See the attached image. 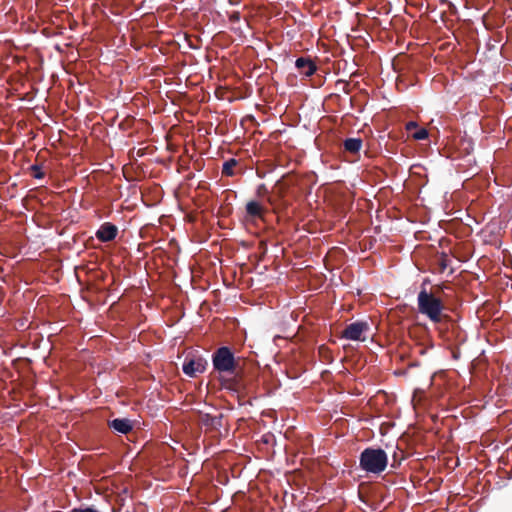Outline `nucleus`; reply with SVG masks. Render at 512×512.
I'll return each instance as SVG.
<instances>
[{"label":"nucleus","instance_id":"f257e3e1","mask_svg":"<svg viewBox=\"0 0 512 512\" xmlns=\"http://www.w3.org/2000/svg\"><path fill=\"white\" fill-rule=\"evenodd\" d=\"M212 364L219 374H227L231 377L226 379L223 385L234 391L241 388V374L243 369L240 366V358H236L234 352L228 346L217 348L212 354Z\"/></svg>","mask_w":512,"mask_h":512},{"label":"nucleus","instance_id":"f03ea898","mask_svg":"<svg viewBox=\"0 0 512 512\" xmlns=\"http://www.w3.org/2000/svg\"><path fill=\"white\" fill-rule=\"evenodd\" d=\"M418 311L425 315L431 322L440 323L445 317L443 310L445 304L437 293L429 292L424 286L420 289L417 297Z\"/></svg>","mask_w":512,"mask_h":512},{"label":"nucleus","instance_id":"7ed1b4c3","mask_svg":"<svg viewBox=\"0 0 512 512\" xmlns=\"http://www.w3.org/2000/svg\"><path fill=\"white\" fill-rule=\"evenodd\" d=\"M388 466V455L381 448L367 447L359 456V468L366 473L380 475Z\"/></svg>","mask_w":512,"mask_h":512},{"label":"nucleus","instance_id":"20e7f679","mask_svg":"<svg viewBox=\"0 0 512 512\" xmlns=\"http://www.w3.org/2000/svg\"><path fill=\"white\" fill-rule=\"evenodd\" d=\"M369 325L365 321H356L346 326L341 332V337L348 340L360 341L365 340L362 338V334L368 331Z\"/></svg>","mask_w":512,"mask_h":512},{"label":"nucleus","instance_id":"39448f33","mask_svg":"<svg viewBox=\"0 0 512 512\" xmlns=\"http://www.w3.org/2000/svg\"><path fill=\"white\" fill-rule=\"evenodd\" d=\"M207 361L202 357L186 358L182 370L189 377H195L197 374L206 370Z\"/></svg>","mask_w":512,"mask_h":512},{"label":"nucleus","instance_id":"423d86ee","mask_svg":"<svg viewBox=\"0 0 512 512\" xmlns=\"http://www.w3.org/2000/svg\"><path fill=\"white\" fill-rule=\"evenodd\" d=\"M265 208L257 201H249L245 207V220L247 222H255L258 219H263Z\"/></svg>","mask_w":512,"mask_h":512},{"label":"nucleus","instance_id":"0eeeda50","mask_svg":"<svg viewBox=\"0 0 512 512\" xmlns=\"http://www.w3.org/2000/svg\"><path fill=\"white\" fill-rule=\"evenodd\" d=\"M117 234L118 228L110 222H105L97 230L96 237L101 242H110L116 238Z\"/></svg>","mask_w":512,"mask_h":512},{"label":"nucleus","instance_id":"6e6552de","mask_svg":"<svg viewBox=\"0 0 512 512\" xmlns=\"http://www.w3.org/2000/svg\"><path fill=\"white\" fill-rule=\"evenodd\" d=\"M295 67L301 75L306 77L312 76L317 70L315 62L308 57L297 58L295 61Z\"/></svg>","mask_w":512,"mask_h":512},{"label":"nucleus","instance_id":"1a4fd4ad","mask_svg":"<svg viewBox=\"0 0 512 512\" xmlns=\"http://www.w3.org/2000/svg\"><path fill=\"white\" fill-rule=\"evenodd\" d=\"M224 415L222 413L218 415L204 414L201 416V423L212 431L220 432L221 428L224 426L223 423Z\"/></svg>","mask_w":512,"mask_h":512},{"label":"nucleus","instance_id":"9d476101","mask_svg":"<svg viewBox=\"0 0 512 512\" xmlns=\"http://www.w3.org/2000/svg\"><path fill=\"white\" fill-rule=\"evenodd\" d=\"M108 426L117 433L128 434L133 429V422L128 418H115L108 421Z\"/></svg>","mask_w":512,"mask_h":512},{"label":"nucleus","instance_id":"9b49d317","mask_svg":"<svg viewBox=\"0 0 512 512\" xmlns=\"http://www.w3.org/2000/svg\"><path fill=\"white\" fill-rule=\"evenodd\" d=\"M286 190L287 185L282 180L277 181L274 186L273 196L268 198V202L271 205H275L278 200H282L285 197Z\"/></svg>","mask_w":512,"mask_h":512},{"label":"nucleus","instance_id":"f8f14e48","mask_svg":"<svg viewBox=\"0 0 512 512\" xmlns=\"http://www.w3.org/2000/svg\"><path fill=\"white\" fill-rule=\"evenodd\" d=\"M362 139L361 138H347L343 142V147L345 151L356 154L360 151L362 147Z\"/></svg>","mask_w":512,"mask_h":512},{"label":"nucleus","instance_id":"ddd939ff","mask_svg":"<svg viewBox=\"0 0 512 512\" xmlns=\"http://www.w3.org/2000/svg\"><path fill=\"white\" fill-rule=\"evenodd\" d=\"M238 165V161L234 158H231L223 163L222 166V175L224 176H234V168Z\"/></svg>","mask_w":512,"mask_h":512},{"label":"nucleus","instance_id":"4468645a","mask_svg":"<svg viewBox=\"0 0 512 512\" xmlns=\"http://www.w3.org/2000/svg\"><path fill=\"white\" fill-rule=\"evenodd\" d=\"M32 177L35 179H42L45 176V172L43 171V165L42 164H33L29 168Z\"/></svg>","mask_w":512,"mask_h":512},{"label":"nucleus","instance_id":"2eb2a0df","mask_svg":"<svg viewBox=\"0 0 512 512\" xmlns=\"http://www.w3.org/2000/svg\"><path fill=\"white\" fill-rule=\"evenodd\" d=\"M69 512H101V511L93 505H91V506L82 505L80 507L71 509Z\"/></svg>","mask_w":512,"mask_h":512},{"label":"nucleus","instance_id":"dca6fc26","mask_svg":"<svg viewBox=\"0 0 512 512\" xmlns=\"http://www.w3.org/2000/svg\"><path fill=\"white\" fill-rule=\"evenodd\" d=\"M428 135H429V133L425 128H420L412 134V137L415 140H424V139L428 138Z\"/></svg>","mask_w":512,"mask_h":512},{"label":"nucleus","instance_id":"f3484780","mask_svg":"<svg viewBox=\"0 0 512 512\" xmlns=\"http://www.w3.org/2000/svg\"><path fill=\"white\" fill-rule=\"evenodd\" d=\"M449 263H450L449 257L446 254H442L439 259V263H438L439 267H440V271L444 272L446 270V268L449 266Z\"/></svg>","mask_w":512,"mask_h":512},{"label":"nucleus","instance_id":"a211bd4d","mask_svg":"<svg viewBox=\"0 0 512 512\" xmlns=\"http://www.w3.org/2000/svg\"><path fill=\"white\" fill-rule=\"evenodd\" d=\"M447 288H448V286L445 284L436 285V286H434L433 290H431L430 292L437 293V295H439L441 297V294H443L445 292V289H447Z\"/></svg>","mask_w":512,"mask_h":512},{"label":"nucleus","instance_id":"6ab92c4d","mask_svg":"<svg viewBox=\"0 0 512 512\" xmlns=\"http://www.w3.org/2000/svg\"><path fill=\"white\" fill-rule=\"evenodd\" d=\"M401 459H402V456L400 458H398L397 453L394 452V454H393V462L391 464V467L392 468H397L400 465Z\"/></svg>","mask_w":512,"mask_h":512},{"label":"nucleus","instance_id":"aec40b11","mask_svg":"<svg viewBox=\"0 0 512 512\" xmlns=\"http://www.w3.org/2000/svg\"><path fill=\"white\" fill-rule=\"evenodd\" d=\"M266 193H268V190H267L266 186H265L264 184H261V185L258 187V189H257V194H258V195H264V194H266Z\"/></svg>","mask_w":512,"mask_h":512},{"label":"nucleus","instance_id":"412c9836","mask_svg":"<svg viewBox=\"0 0 512 512\" xmlns=\"http://www.w3.org/2000/svg\"><path fill=\"white\" fill-rule=\"evenodd\" d=\"M417 123L414 122V121H410L406 124V130L407 131H412L413 129H416L417 128Z\"/></svg>","mask_w":512,"mask_h":512},{"label":"nucleus","instance_id":"4be33fe9","mask_svg":"<svg viewBox=\"0 0 512 512\" xmlns=\"http://www.w3.org/2000/svg\"><path fill=\"white\" fill-rule=\"evenodd\" d=\"M429 283H430V280H429L428 278L424 279V281H423V282H422V284H421L420 289H421L423 286H424L425 288H427L426 286H427V284H429Z\"/></svg>","mask_w":512,"mask_h":512}]
</instances>
